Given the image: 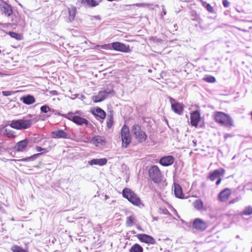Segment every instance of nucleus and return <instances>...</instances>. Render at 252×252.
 Segmentation results:
<instances>
[{
    "label": "nucleus",
    "instance_id": "obj_1",
    "mask_svg": "<svg viewBox=\"0 0 252 252\" xmlns=\"http://www.w3.org/2000/svg\"><path fill=\"white\" fill-rule=\"evenodd\" d=\"M131 132L134 139L138 144L143 143L147 139V134L138 125L135 124L132 126Z\"/></svg>",
    "mask_w": 252,
    "mask_h": 252
},
{
    "label": "nucleus",
    "instance_id": "obj_2",
    "mask_svg": "<svg viewBox=\"0 0 252 252\" xmlns=\"http://www.w3.org/2000/svg\"><path fill=\"white\" fill-rule=\"evenodd\" d=\"M32 125L31 119H20L12 120L9 124L12 128L17 130H24L30 128Z\"/></svg>",
    "mask_w": 252,
    "mask_h": 252
},
{
    "label": "nucleus",
    "instance_id": "obj_3",
    "mask_svg": "<svg viewBox=\"0 0 252 252\" xmlns=\"http://www.w3.org/2000/svg\"><path fill=\"white\" fill-rule=\"evenodd\" d=\"M216 121L225 126L231 127L233 126V122L231 117L221 112H216L214 114Z\"/></svg>",
    "mask_w": 252,
    "mask_h": 252
},
{
    "label": "nucleus",
    "instance_id": "obj_4",
    "mask_svg": "<svg viewBox=\"0 0 252 252\" xmlns=\"http://www.w3.org/2000/svg\"><path fill=\"white\" fill-rule=\"evenodd\" d=\"M122 194L124 197L127 199L133 205L139 206L142 204L140 198L130 189L126 188L124 189Z\"/></svg>",
    "mask_w": 252,
    "mask_h": 252
},
{
    "label": "nucleus",
    "instance_id": "obj_5",
    "mask_svg": "<svg viewBox=\"0 0 252 252\" xmlns=\"http://www.w3.org/2000/svg\"><path fill=\"white\" fill-rule=\"evenodd\" d=\"M150 178L155 183H160L162 179V174L159 168L157 165H153L148 170Z\"/></svg>",
    "mask_w": 252,
    "mask_h": 252
},
{
    "label": "nucleus",
    "instance_id": "obj_6",
    "mask_svg": "<svg viewBox=\"0 0 252 252\" xmlns=\"http://www.w3.org/2000/svg\"><path fill=\"white\" fill-rule=\"evenodd\" d=\"M121 138L122 146L126 148L130 143L131 137L129 133V130L126 125H124L121 129Z\"/></svg>",
    "mask_w": 252,
    "mask_h": 252
},
{
    "label": "nucleus",
    "instance_id": "obj_7",
    "mask_svg": "<svg viewBox=\"0 0 252 252\" xmlns=\"http://www.w3.org/2000/svg\"><path fill=\"white\" fill-rule=\"evenodd\" d=\"M171 103V107L172 111L179 115L183 114L184 110V105L183 103L178 102L174 98L169 97Z\"/></svg>",
    "mask_w": 252,
    "mask_h": 252
},
{
    "label": "nucleus",
    "instance_id": "obj_8",
    "mask_svg": "<svg viewBox=\"0 0 252 252\" xmlns=\"http://www.w3.org/2000/svg\"><path fill=\"white\" fill-rule=\"evenodd\" d=\"M113 50L124 53H129L131 51L129 45L120 42H114L112 44Z\"/></svg>",
    "mask_w": 252,
    "mask_h": 252
},
{
    "label": "nucleus",
    "instance_id": "obj_9",
    "mask_svg": "<svg viewBox=\"0 0 252 252\" xmlns=\"http://www.w3.org/2000/svg\"><path fill=\"white\" fill-rule=\"evenodd\" d=\"M0 10L7 17L12 15L13 12L11 5L3 0H1L0 2Z\"/></svg>",
    "mask_w": 252,
    "mask_h": 252
},
{
    "label": "nucleus",
    "instance_id": "obj_10",
    "mask_svg": "<svg viewBox=\"0 0 252 252\" xmlns=\"http://www.w3.org/2000/svg\"><path fill=\"white\" fill-rule=\"evenodd\" d=\"M29 142V139L25 138L16 143L14 148L18 152H23L27 149Z\"/></svg>",
    "mask_w": 252,
    "mask_h": 252
},
{
    "label": "nucleus",
    "instance_id": "obj_11",
    "mask_svg": "<svg viewBox=\"0 0 252 252\" xmlns=\"http://www.w3.org/2000/svg\"><path fill=\"white\" fill-rule=\"evenodd\" d=\"M51 136L54 139H68L70 138L69 134L62 129H58L52 131L51 133Z\"/></svg>",
    "mask_w": 252,
    "mask_h": 252
},
{
    "label": "nucleus",
    "instance_id": "obj_12",
    "mask_svg": "<svg viewBox=\"0 0 252 252\" xmlns=\"http://www.w3.org/2000/svg\"><path fill=\"white\" fill-rule=\"evenodd\" d=\"M138 240L143 243L149 244H154L156 243L155 239L149 235L146 234H139L137 235Z\"/></svg>",
    "mask_w": 252,
    "mask_h": 252
},
{
    "label": "nucleus",
    "instance_id": "obj_13",
    "mask_svg": "<svg viewBox=\"0 0 252 252\" xmlns=\"http://www.w3.org/2000/svg\"><path fill=\"white\" fill-rule=\"evenodd\" d=\"M77 13V10L76 7L72 5L70 7H67V22L71 23L73 22L75 18V17L76 16V14Z\"/></svg>",
    "mask_w": 252,
    "mask_h": 252
},
{
    "label": "nucleus",
    "instance_id": "obj_14",
    "mask_svg": "<svg viewBox=\"0 0 252 252\" xmlns=\"http://www.w3.org/2000/svg\"><path fill=\"white\" fill-rule=\"evenodd\" d=\"M200 120V114L199 111L196 110L190 113V124L191 126H197Z\"/></svg>",
    "mask_w": 252,
    "mask_h": 252
},
{
    "label": "nucleus",
    "instance_id": "obj_15",
    "mask_svg": "<svg viewBox=\"0 0 252 252\" xmlns=\"http://www.w3.org/2000/svg\"><path fill=\"white\" fill-rule=\"evenodd\" d=\"M91 142L95 146L99 147L104 145L106 140L104 136L96 135L92 138Z\"/></svg>",
    "mask_w": 252,
    "mask_h": 252
},
{
    "label": "nucleus",
    "instance_id": "obj_16",
    "mask_svg": "<svg viewBox=\"0 0 252 252\" xmlns=\"http://www.w3.org/2000/svg\"><path fill=\"white\" fill-rule=\"evenodd\" d=\"M231 194V190L228 188H226L221 190L218 194V198L221 202L226 201Z\"/></svg>",
    "mask_w": 252,
    "mask_h": 252
},
{
    "label": "nucleus",
    "instance_id": "obj_17",
    "mask_svg": "<svg viewBox=\"0 0 252 252\" xmlns=\"http://www.w3.org/2000/svg\"><path fill=\"white\" fill-rule=\"evenodd\" d=\"M224 172L225 171L222 168H220L215 170L212 173H211L209 176V178L211 181H214L216 179H218L219 178L222 177L224 174Z\"/></svg>",
    "mask_w": 252,
    "mask_h": 252
},
{
    "label": "nucleus",
    "instance_id": "obj_18",
    "mask_svg": "<svg viewBox=\"0 0 252 252\" xmlns=\"http://www.w3.org/2000/svg\"><path fill=\"white\" fill-rule=\"evenodd\" d=\"M174 161V158L172 156H167L161 158L159 163L164 166L172 165Z\"/></svg>",
    "mask_w": 252,
    "mask_h": 252
},
{
    "label": "nucleus",
    "instance_id": "obj_19",
    "mask_svg": "<svg viewBox=\"0 0 252 252\" xmlns=\"http://www.w3.org/2000/svg\"><path fill=\"white\" fill-rule=\"evenodd\" d=\"M3 133L5 136L9 139H14L17 137L16 132L13 130L8 128L7 126L3 127Z\"/></svg>",
    "mask_w": 252,
    "mask_h": 252
},
{
    "label": "nucleus",
    "instance_id": "obj_20",
    "mask_svg": "<svg viewBox=\"0 0 252 252\" xmlns=\"http://www.w3.org/2000/svg\"><path fill=\"white\" fill-rule=\"evenodd\" d=\"M205 222L200 219H195L192 223L193 227L198 231L203 230Z\"/></svg>",
    "mask_w": 252,
    "mask_h": 252
},
{
    "label": "nucleus",
    "instance_id": "obj_21",
    "mask_svg": "<svg viewBox=\"0 0 252 252\" xmlns=\"http://www.w3.org/2000/svg\"><path fill=\"white\" fill-rule=\"evenodd\" d=\"M174 192L175 196L180 199L184 198V194L183 193L181 187L177 184H174Z\"/></svg>",
    "mask_w": 252,
    "mask_h": 252
},
{
    "label": "nucleus",
    "instance_id": "obj_22",
    "mask_svg": "<svg viewBox=\"0 0 252 252\" xmlns=\"http://www.w3.org/2000/svg\"><path fill=\"white\" fill-rule=\"evenodd\" d=\"M73 122L75 123L78 125H85L87 126L89 124V121L79 116H76L75 117H73Z\"/></svg>",
    "mask_w": 252,
    "mask_h": 252
},
{
    "label": "nucleus",
    "instance_id": "obj_23",
    "mask_svg": "<svg viewBox=\"0 0 252 252\" xmlns=\"http://www.w3.org/2000/svg\"><path fill=\"white\" fill-rule=\"evenodd\" d=\"M104 92L99 91L97 95H94L92 97L93 101L95 103L99 102L106 98Z\"/></svg>",
    "mask_w": 252,
    "mask_h": 252
},
{
    "label": "nucleus",
    "instance_id": "obj_24",
    "mask_svg": "<svg viewBox=\"0 0 252 252\" xmlns=\"http://www.w3.org/2000/svg\"><path fill=\"white\" fill-rule=\"evenodd\" d=\"M92 114L94 115L104 119L106 117L105 112L99 107H97L92 111Z\"/></svg>",
    "mask_w": 252,
    "mask_h": 252
},
{
    "label": "nucleus",
    "instance_id": "obj_25",
    "mask_svg": "<svg viewBox=\"0 0 252 252\" xmlns=\"http://www.w3.org/2000/svg\"><path fill=\"white\" fill-rule=\"evenodd\" d=\"M107 159L105 158L100 159H93L89 161V163L91 165H99L100 166L104 165L107 163Z\"/></svg>",
    "mask_w": 252,
    "mask_h": 252
},
{
    "label": "nucleus",
    "instance_id": "obj_26",
    "mask_svg": "<svg viewBox=\"0 0 252 252\" xmlns=\"http://www.w3.org/2000/svg\"><path fill=\"white\" fill-rule=\"evenodd\" d=\"M21 100L23 101L24 103L27 105H31L35 102V98L33 96L31 95H28L27 96H23L21 98Z\"/></svg>",
    "mask_w": 252,
    "mask_h": 252
},
{
    "label": "nucleus",
    "instance_id": "obj_27",
    "mask_svg": "<svg viewBox=\"0 0 252 252\" xmlns=\"http://www.w3.org/2000/svg\"><path fill=\"white\" fill-rule=\"evenodd\" d=\"M81 4L89 7H95L98 4V3L95 0H80Z\"/></svg>",
    "mask_w": 252,
    "mask_h": 252
},
{
    "label": "nucleus",
    "instance_id": "obj_28",
    "mask_svg": "<svg viewBox=\"0 0 252 252\" xmlns=\"http://www.w3.org/2000/svg\"><path fill=\"white\" fill-rule=\"evenodd\" d=\"M136 221V217L134 215L129 216L126 218V225L127 227H131L133 225Z\"/></svg>",
    "mask_w": 252,
    "mask_h": 252
},
{
    "label": "nucleus",
    "instance_id": "obj_29",
    "mask_svg": "<svg viewBox=\"0 0 252 252\" xmlns=\"http://www.w3.org/2000/svg\"><path fill=\"white\" fill-rule=\"evenodd\" d=\"M129 252H143V248L138 244H135L129 249Z\"/></svg>",
    "mask_w": 252,
    "mask_h": 252
},
{
    "label": "nucleus",
    "instance_id": "obj_30",
    "mask_svg": "<svg viewBox=\"0 0 252 252\" xmlns=\"http://www.w3.org/2000/svg\"><path fill=\"white\" fill-rule=\"evenodd\" d=\"M41 153H38V154H34L30 157H27V158H22V159H10L11 161H30L31 160H33L34 159V158H36L37 156H38L39 155H41Z\"/></svg>",
    "mask_w": 252,
    "mask_h": 252
},
{
    "label": "nucleus",
    "instance_id": "obj_31",
    "mask_svg": "<svg viewBox=\"0 0 252 252\" xmlns=\"http://www.w3.org/2000/svg\"><path fill=\"white\" fill-rule=\"evenodd\" d=\"M194 207L197 210L201 209L203 207V202L200 199L196 200L193 203Z\"/></svg>",
    "mask_w": 252,
    "mask_h": 252
},
{
    "label": "nucleus",
    "instance_id": "obj_32",
    "mask_svg": "<svg viewBox=\"0 0 252 252\" xmlns=\"http://www.w3.org/2000/svg\"><path fill=\"white\" fill-rule=\"evenodd\" d=\"M11 250L12 252H28V251L23 249L21 247L17 245L13 246L11 248Z\"/></svg>",
    "mask_w": 252,
    "mask_h": 252
},
{
    "label": "nucleus",
    "instance_id": "obj_33",
    "mask_svg": "<svg viewBox=\"0 0 252 252\" xmlns=\"http://www.w3.org/2000/svg\"><path fill=\"white\" fill-rule=\"evenodd\" d=\"M243 215H250L252 214V207L249 206L245 208L242 212Z\"/></svg>",
    "mask_w": 252,
    "mask_h": 252
},
{
    "label": "nucleus",
    "instance_id": "obj_34",
    "mask_svg": "<svg viewBox=\"0 0 252 252\" xmlns=\"http://www.w3.org/2000/svg\"><path fill=\"white\" fill-rule=\"evenodd\" d=\"M113 125V117L112 115L108 116L107 119V127L110 128Z\"/></svg>",
    "mask_w": 252,
    "mask_h": 252
},
{
    "label": "nucleus",
    "instance_id": "obj_35",
    "mask_svg": "<svg viewBox=\"0 0 252 252\" xmlns=\"http://www.w3.org/2000/svg\"><path fill=\"white\" fill-rule=\"evenodd\" d=\"M8 35H9L11 37H13L17 40L21 39V35L19 34H18L16 32H8Z\"/></svg>",
    "mask_w": 252,
    "mask_h": 252
},
{
    "label": "nucleus",
    "instance_id": "obj_36",
    "mask_svg": "<svg viewBox=\"0 0 252 252\" xmlns=\"http://www.w3.org/2000/svg\"><path fill=\"white\" fill-rule=\"evenodd\" d=\"M62 116L73 122V117H75L76 116L74 115V113L72 112H69L67 114H62Z\"/></svg>",
    "mask_w": 252,
    "mask_h": 252
},
{
    "label": "nucleus",
    "instance_id": "obj_37",
    "mask_svg": "<svg viewBox=\"0 0 252 252\" xmlns=\"http://www.w3.org/2000/svg\"><path fill=\"white\" fill-rule=\"evenodd\" d=\"M101 92H104L105 94L106 97L107 98V96L109 94H112L115 93V92L113 90V87H112L110 89H106L104 91H101Z\"/></svg>",
    "mask_w": 252,
    "mask_h": 252
},
{
    "label": "nucleus",
    "instance_id": "obj_38",
    "mask_svg": "<svg viewBox=\"0 0 252 252\" xmlns=\"http://www.w3.org/2000/svg\"><path fill=\"white\" fill-rule=\"evenodd\" d=\"M51 108L47 105H45L43 106H42L40 107V110L42 112H43L44 113H46L48 112L51 111Z\"/></svg>",
    "mask_w": 252,
    "mask_h": 252
},
{
    "label": "nucleus",
    "instance_id": "obj_39",
    "mask_svg": "<svg viewBox=\"0 0 252 252\" xmlns=\"http://www.w3.org/2000/svg\"><path fill=\"white\" fill-rule=\"evenodd\" d=\"M216 81V79L214 76L211 75L206 76V82L209 83H214Z\"/></svg>",
    "mask_w": 252,
    "mask_h": 252
},
{
    "label": "nucleus",
    "instance_id": "obj_40",
    "mask_svg": "<svg viewBox=\"0 0 252 252\" xmlns=\"http://www.w3.org/2000/svg\"><path fill=\"white\" fill-rule=\"evenodd\" d=\"M206 8L209 12L211 13H215L213 7H212L210 4H207L206 5Z\"/></svg>",
    "mask_w": 252,
    "mask_h": 252
},
{
    "label": "nucleus",
    "instance_id": "obj_41",
    "mask_svg": "<svg viewBox=\"0 0 252 252\" xmlns=\"http://www.w3.org/2000/svg\"><path fill=\"white\" fill-rule=\"evenodd\" d=\"M35 149L37 152L43 151V153H47V151L46 149L42 148L40 146H36Z\"/></svg>",
    "mask_w": 252,
    "mask_h": 252
},
{
    "label": "nucleus",
    "instance_id": "obj_42",
    "mask_svg": "<svg viewBox=\"0 0 252 252\" xmlns=\"http://www.w3.org/2000/svg\"><path fill=\"white\" fill-rule=\"evenodd\" d=\"M222 4L225 7H228L229 6L230 3L227 0H223Z\"/></svg>",
    "mask_w": 252,
    "mask_h": 252
},
{
    "label": "nucleus",
    "instance_id": "obj_43",
    "mask_svg": "<svg viewBox=\"0 0 252 252\" xmlns=\"http://www.w3.org/2000/svg\"><path fill=\"white\" fill-rule=\"evenodd\" d=\"M2 94L4 96H8L11 94V93L10 91H2Z\"/></svg>",
    "mask_w": 252,
    "mask_h": 252
},
{
    "label": "nucleus",
    "instance_id": "obj_44",
    "mask_svg": "<svg viewBox=\"0 0 252 252\" xmlns=\"http://www.w3.org/2000/svg\"><path fill=\"white\" fill-rule=\"evenodd\" d=\"M50 94L53 95H57L58 94V93L56 90L51 91L50 92Z\"/></svg>",
    "mask_w": 252,
    "mask_h": 252
},
{
    "label": "nucleus",
    "instance_id": "obj_45",
    "mask_svg": "<svg viewBox=\"0 0 252 252\" xmlns=\"http://www.w3.org/2000/svg\"><path fill=\"white\" fill-rule=\"evenodd\" d=\"M221 181V177H220L219 179H218L216 183V185H217V186L219 185Z\"/></svg>",
    "mask_w": 252,
    "mask_h": 252
},
{
    "label": "nucleus",
    "instance_id": "obj_46",
    "mask_svg": "<svg viewBox=\"0 0 252 252\" xmlns=\"http://www.w3.org/2000/svg\"><path fill=\"white\" fill-rule=\"evenodd\" d=\"M236 201V200H235V199H234V200H231V201L229 202V203H230V204H232V203H235Z\"/></svg>",
    "mask_w": 252,
    "mask_h": 252
},
{
    "label": "nucleus",
    "instance_id": "obj_47",
    "mask_svg": "<svg viewBox=\"0 0 252 252\" xmlns=\"http://www.w3.org/2000/svg\"><path fill=\"white\" fill-rule=\"evenodd\" d=\"M2 147H3V144H2V143H0V151H1V149H2Z\"/></svg>",
    "mask_w": 252,
    "mask_h": 252
},
{
    "label": "nucleus",
    "instance_id": "obj_48",
    "mask_svg": "<svg viewBox=\"0 0 252 252\" xmlns=\"http://www.w3.org/2000/svg\"><path fill=\"white\" fill-rule=\"evenodd\" d=\"M107 46H109V45L105 44V45H103L102 47L103 48H105V47Z\"/></svg>",
    "mask_w": 252,
    "mask_h": 252
},
{
    "label": "nucleus",
    "instance_id": "obj_49",
    "mask_svg": "<svg viewBox=\"0 0 252 252\" xmlns=\"http://www.w3.org/2000/svg\"><path fill=\"white\" fill-rule=\"evenodd\" d=\"M251 115L252 118V112H251Z\"/></svg>",
    "mask_w": 252,
    "mask_h": 252
},
{
    "label": "nucleus",
    "instance_id": "obj_50",
    "mask_svg": "<svg viewBox=\"0 0 252 252\" xmlns=\"http://www.w3.org/2000/svg\"><path fill=\"white\" fill-rule=\"evenodd\" d=\"M224 137H225V138H226V135H225L224 136Z\"/></svg>",
    "mask_w": 252,
    "mask_h": 252
},
{
    "label": "nucleus",
    "instance_id": "obj_51",
    "mask_svg": "<svg viewBox=\"0 0 252 252\" xmlns=\"http://www.w3.org/2000/svg\"><path fill=\"white\" fill-rule=\"evenodd\" d=\"M1 53V50H0V54Z\"/></svg>",
    "mask_w": 252,
    "mask_h": 252
}]
</instances>
